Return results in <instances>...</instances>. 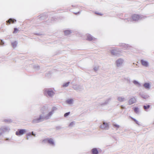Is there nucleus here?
<instances>
[{
  "instance_id": "1",
  "label": "nucleus",
  "mask_w": 154,
  "mask_h": 154,
  "mask_svg": "<svg viewBox=\"0 0 154 154\" xmlns=\"http://www.w3.org/2000/svg\"><path fill=\"white\" fill-rule=\"evenodd\" d=\"M26 131L25 129H19L16 132V134L17 136H20L25 134Z\"/></svg>"
},
{
  "instance_id": "2",
  "label": "nucleus",
  "mask_w": 154,
  "mask_h": 154,
  "mask_svg": "<svg viewBox=\"0 0 154 154\" xmlns=\"http://www.w3.org/2000/svg\"><path fill=\"white\" fill-rule=\"evenodd\" d=\"M47 93L49 96H52L54 94V92L52 91L48 90V89L45 90L44 91V94Z\"/></svg>"
},
{
  "instance_id": "3",
  "label": "nucleus",
  "mask_w": 154,
  "mask_h": 154,
  "mask_svg": "<svg viewBox=\"0 0 154 154\" xmlns=\"http://www.w3.org/2000/svg\"><path fill=\"white\" fill-rule=\"evenodd\" d=\"M43 119V117L42 116H40L39 118L34 119L32 121L33 123H38L41 121Z\"/></svg>"
},
{
  "instance_id": "4",
  "label": "nucleus",
  "mask_w": 154,
  "mask_h": 154,
  "mask_svg": "<svg viewBox=\"0 0 154 154\" xmlns=\"http://www.w3.org/2000/svg\"><path fill=\"white\" fill-rule=\"evenodd\" d=\"M136 102V100L135 97H133L130 99L128 101V103L129 105H131Z\"/></svg>"
},
{
  "instance_id": "5",
  "label": "nucleus",
  "mask_w": 154,
  "mask_h": 154,
  "mask_svg": "<svg viewBox=\"0 0 154 154\" xmlns=\"http://www.w3.org/2000/svg\"><path fill=\"white\" fill-rule=\"evenodd\" d=\"M140 16L139 15L137 14H134L132 16V19L133 20L137 21L140 19Z\"/></svg>"
},
{
  "instance_id": "6",
  "label": "nucleus",
  "mask_w": 154,
  "mask_h": 154,
  "mask_svg": "<svg viewBox=\"0 0 154 154\" xmlns=\"http://www.w3.org/2000/svg\"><path fill=\"white\" fill-rule=\"evenodd\" d=\"M109 125L107 123L104 122L100 126V128L102 129H106L108 128Z\"/></svg>"
},
{
  "instance_id": "7",
  "label": "nucleus",
  "mask_w": 154,
  "mask_h": 154,
  "mask_svg": "<svg viewBox=\"0 0 154 154\" xmlns=\"http://www.w3.org/2000/svg\"><path fill=\"white\" fill-rule=\"evenodd\" d=\"M123 63V60L121 59H119L116 61V63L117 66H119L121 65Z\"/></svg>"
},
{
  "instance_id": "8",
  "label": "nucleus",
  "mask_w": 154,
  "mask_h": 154,
  "mask_svg": "<svg viewBox=\"0 0 154 154\" xmlns=\"http://www.w3.org/2000/svg\"><path fill=\"white\" fill-rule=\"evenodd\" d=\"M119 51V50L117 49H114L111 51V53L112 55H115L116 54H118Z\"/></svg>"
},
{
  "instance_id": "9",
  "label": "nucleus",
  "mask_w": 154,
  "mask_h": 154,
  "mask_svg": "<svg viewBox=\"0 0 154 154\" xmlns=\"http://www.w3.org/2000/svg\"><path fill=\"white\" fill-rule=\"evenodd\" d=\"M141 64L143 66L147 67L148 66V63L147 62L143 60H141L140 61Z\"/></svg>"
},
{
  "instance_id": "10",
  "label": "nucleus",
  "mask_w": 154,
  "mask_h": 154,
  "mask_svg": "<svg viewBox=\"0 0 154 154\" xmlns=\"http://www.w3.org/2000/svg\"><path fill=\"white\" fill-rule=\"evenodd\" d=\"M16 21V20L11 18H10L7 21V23H8L9 24H10L11 23H14V22Z\"/></svg>"
},
{
  "instance_id": "11",
  "label": "nucleus",
  "mask_w": 154,
  "mask_h": 154,
  "mask_svg": "<svg viewBox=\"0 0 154 154\" xmlns=\"http://www.w3.org/2000/svg\"><path fill=\"white\" fill-rule=\"evenodd\" d=\"M47 142L52 145L54 144V142L53 140L51 138L47 139Z\"/></svg>"
},
{
  "instance_id": "12",
  "label": "nucleus",
  "mask_w": 154,
  "mask_h": 154,
  "mask_svg": "<svg viewBox=\"0 0 154 154\" xmlns=\"http://www.w3.org/2000/svg\"><path fill=\"white\" fill-rule=\"evenodd\" d=\"M93 154H98V152L96 148H94L92 150Z\"/></svg>"
},
{
  "instance_id": "13",
  "label": "nucleus",
  "mask_w": 154,
  "mask_h": 154,
  "mask_svg": "<svg viewBox=\"0 0 154 154\" xmlns=\"http://www.w3.org/2000/svg\"><path fill=\"white\" fill-rule=\"evenodd\" d=\"M144 86L146 88H149V84L148 83H146L144 84Z\"/></svg>"
},
{
  "instance_id": "14",
  "label": "nucleus",
  "mask_w": 154,
  "mask_h": 154,
  "mask_svg": "<svg viewBox=\"0 0 154 154\" xmlns=\"http://www.w3.org/2000/svg\"><path fill=\"white\" fill-rule=\"evenodd\" d=\"M17 44V43L16 41H14L12 43V45L13 47L15 48L16 47Z\"/></svg>"
},
{
  "instance_id": "15",
  "label": "nucleus",
  "mask_w": 154,
  "mask_h": 154,
  "mask_svg": "<svg viewBox=\"0 0 154 154\" xmlns=\"http://www.w3.org/2000/svg\"><path fill=\"white\" fill-rule=\"evenodd\" d=\"M73 100L72 99H69L66 100V102L68 104H71L72 103Z\"/></svg>"
},
{
  "instance_id": "16",
  "label": "nucleus",
  "mask_w": 154,
  "mask_h": 154,
  "mask_svg": "<svg viewBox=\"0 0 154 154\" xmlns=\"http://www.w3.org/2000/svg\"><path fill=\"white\" fill-rule=\"evenodd\" d=\"M118 99L119 101L122 102L124 100V98L122 97H119Z\"/></svg>"
},
{
  "instance_id": "17",
  "label": "nucleus",
  "mask_w": 154,
  "mask_h": 154,
  "mask_svg": "<svg viewBox=\"0 0 154 154\" xmlns=\"http://www.w3.org/2000/svg\"><path fill=\"white\" fill-rule=\"evenodd\" d=\"M71 33V32L69 30H66L64 31V34L66 35H68Z\"/></svg>"
},
{
  "instance_id": "18",
  "label": "nucleus",
  "mask_w": 154,
  "mask_h": 154,
  "mask_svg": "<svg viewBox=\"0 0 154 154\" xmlns=\"http://www.w3.org/2000/svg\"><path fill=\"white\" fill-rule=\"evenodd\" d=\"M149 107L150 106L149 105H147V106H143L144 109L146 110L149 109Z\"/></svg>"
},
{
  "instance_id": "19",
  "label": "nucleus",
  "mask_w": 154,
  "mask_h": 154,
  "mask_svg": "<svg viewBox=\"0 0 154 154\" xmlns=\"http://www.w3.org/2000/svg\"><path fill=\"white\" fill-rule=\"evenodd\" d=\"M113 126L114 128H116V129L119 128L120 127L119 125L116 124H114L113 125Z\"/></svg>"
},
{
  "instance_id": "20",
  "label": "nucleus",
  "mask_w": 154,
  "mask_h": 154,
  "mask_svg": "<svg viewBox=\"0 0 154 154\" xmlns=\"http://www.w3.org/2000/svg\"><path fill=\"white\" fill-rule=\"evenodd\" d=\"M69 82H66V83H65L64 84H63V86L65 87H67L69 85Z\"/></svg>"
},
{
  "instance_id": "21",
  "label": "nucleus",
  "mask_w": 154,
  "mask_h": 154,
  "mask_svg": "<svg viewBox=\"0 0 154 154\" xmlns=\"http://www.w3.org/2000/svg\"><path fill=\"white\" fill-rule=\"evenodd\" d=\"M19 29L16 28H14V32H13V33H15L17 32H18L19 31Z\"/></svg>"
},
{
  "instance_id": "22",
  "label": "nucleus",
  "mask_w": 154,
  "mask_h": 154,
  "mask_svg": "<svg viewBox=\"0 0 154 154\" xmlns=\"http://www.w3.org/2000/svg\"><path fill=\"white\" fill-rule=\"evenodd\" d=\"M134 112L137 113L138 112V109L137 107H135L134 109Z\"/></svg>"
},
{
  "instance_id": "23",
  "label": "nucleus",
  "mask_w": 154,
  "mask_h": 154,
  "mask_svg": "<svg viewBox=\"0 0 154 154\" xmlns=\"http://www.w3.org/2000/svg\"><path fill=\"white\" fill-rule=\"evenodd\" d=\"M47 142V139L43 140L42 141V143H45Z\"/></svg>"
},
{
  "instance_id": "24",
  "label": "nucleus",
  "mask_w": 154,
  "mask_h": 154,
  "mask_svg": "<svg viewBox=\"0 0 154 154\" xmlns=\"http://www.w3.org/2000/svg\"><path fill=\"white\" fill-rule=\"evenodd\" d=\"M74 124V122H72L70 123L69 124V127H72V126Z\"/></svg>"
},
{
  "instance_id": "25",
  "label": "nucleus",
  "mask_w": 154,
  "mask_h": 154,
  "mask_svg": "<svg viewBox=\"0 0 154 154\" xmlns=\"http://www.w3.org/2000/svg\"><path fill=\"white\" fill-rule=\"evenodd\" d=\"M69 114H70L69 112H67L64 114V116L65 117H66L67 116H68Z\"/></svg>"
},
{
  "instance_id": "26",
  "label": "nucleus",
  "mask_w": 154,
  "mask_h": 154,
  "mask_svg": "<svg viewBox=\"0 0 154 154\" xmlns=\"http://www.w3.org/2000/svg\"><path fill=\"white\" fill-rule=\"evenodd\" d=\"M88 39L89 40L91 41L93 39V38L92 37L90 36L89 37H88Z\"/></svg>"
},
{
  "instance_id": "27",
  "label": "nucleus",
  "mask_w": 154,
  "mask_h": 154,
  "mask_svg": "<svg viewBox=\"0 0 154 154\" xmlns=\"http://www.w3.org/2000/svg\"><path fill=\"white\" fill-rule=\"evenodd\" d=\"M131 119H133L134 122H135L136 123H137V121L136 119L133 118H131Z\"/></svg>"
},
{
  "instance_id": "28",
  "label": "nucleus",
  "mask_w": 154,
  "mask_h": 154,
  "mask_svg": "<svg viewBox=\"0 0 154 154\" xmlns=\"http://www.w3.org/2000/svg\"><path fill=\"white\" fill-rule=\"evenodd\" d=\"M4 44V43L2 42V41H0V45H3Z\"/></svg>"
},
{
  "instance_id": "29",
  "label": "nucleus",
  "mask_w": 154,
  "mask_h": 154,
  "mask_svg": "<svg viewBox=\"0 0 154 154\" xmlns=\"http://www.w3.org/2000/svg\"><path fill=\"white\" fill-rule=\"evenodd\" d=\"M52 114V112H51L48 114V116H50Z\"/></svg>"
},
{
  "instance_id": "30",
  "label": "nucleus",
  "mask_w": 154,
  "mask_h": 154,
  "mask_svg": "<svg viewBox=\"0 0 154 154\" xmlns=\"http://www.w3.org/2000/svg\"><path fill=\"white\" fill-rule=\"evenodd\" d=\"M134 84H138V83L136 81H134Z\"/></svg>"
},
{
  "instance_id": "31",
  "label": "nucleus",
  "mask_w": 154,
  "mask_h": 154,
  "mask_svg": "<svg viewBox=\"0 0 154 154\" xmlns=\"http://www.w3.org/2000/svg\"><path fill=\"white\" fill-rule=\"evenodd\" d=\"M31 134L30 133H29V134H27V136H31Z\"/></svg>"
},
{
  "instance_id": "32",
  "label": "nucleus",
  "mask_w": 154,
  "mask_h": 154,
  "mask_svg": "<svg viewBox=\"0 0 154 154\" xmlns=\"http://www.w3.org/2000/svg\"><path fill=\"white\" fill-rule=\"evenodd\" d=\"M96 14H98V15H102V14H100V13H96Z\"/></svg>"
},
{
  "instance_id": "33",
  "label": "nucleus",
  "mask_w": 154,
  "mask_h": 154,
  "mask_svg": "<svg viewBox=\"0 0 154 154\" xmlns=\"http://www.w3.org/2000/svg\"><path fill=\"white\" fill-rule=\"evenodd\" d=\"M32 135H33V136H35V134H34L33 133V132H32Z\"/></svg>"
},
{
  "instance_id": "34",
  "label": "nucleus",
  "mask_w": 154,
  "mask_h": 154,
  "mask_svg": "<svg viewBox=\"0 0 154 154\" xmlns=\"http://www.w3.org/2000/svg\"><path fill=\"white\" fill-rule=\"evenodd\" d=\"M121 108L122 109H123L124 108V107L122 106H121Z\"/></svg>"
}]
</instances>
